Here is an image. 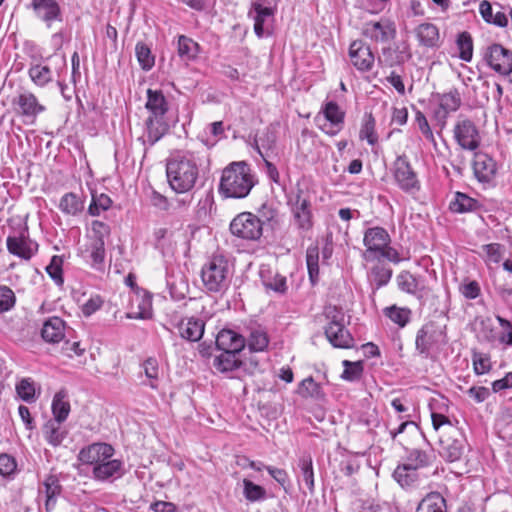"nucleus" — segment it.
Returning <instances> with one entry per match:
<instances>
[{
	"label": "nucleus",
	"mask_w": 512,
	"mask_h": 512,
	"mask_svg": "<svg viewBox=\"0 0 512 512\" xmlns=\"http://www.w3.org/2000/svg\"><path fill=\"white\" fill-rule=\"evenodd\" d=\"M167 179L177 193L192 189L198 177L197 157L194 152L177 153L166 164Z\"/></svg>",
	"instance_id": "obj_1"
},
{
	"label": "nucleus",
	"mask_w": 512,
	"mask_h": 512,
	"mask_svg": "<svg viewBox=\"0 0 512 512\" xmlns=\"http://www.w3.org/2000/svg\"><path fill=\"white\" fill-rule=\"evenodd\" d=\"M254 186L249 165L244 162H233L222 172L219 191L227 198H244Z\"/></svg>",
	"instance_id": "obj_2"
},
{
	"label": "nucleus",
	"mask_w": 512,
	"mask_h": 512,
	"mask_svg": "<svg viewBox=\"0 0 512 512\" xmlns=\"http://www.w3.org/2000/svg\"><path fill=\"white\" fill-rule=\"evenodd\" d=\"M146 109L150 112L145 121L146 137L150 145H154L168 131V124L164 120L168 112V102L160 90H147Z\"/></svg>",
	"instance_id": "obj_3"
},
{
	"label": "nucleus",
	"mask_w": 512,
	"mask_h": 512,
	"mask_svg": "<svg viewBox=\"0 0 512 512\" xmlns=\"http://www.w3.org/2000/svg\"><path fill=\"white\" fill-rule=\"evenodd\" d=\"M232 273L228 259L213 255L201 269V279L207 291L223 293L230 285Z\"/></svg>",
	"instance_id": "obj_4"
},
{
	"label": "nucleus",
	"mask_w": 512,
	"mask_h": 512,
	"mask_svg": "<svg viewBox=\"0 0 512 512\" xmlns=\"http://www.w3.org/2000/svg\"><path fill=\"white\" fill-rule=\"evenodd\" d=\"M276 8L271 6V0H252L248 16L254 21V32L258 38L272 34V22Z\"/></svg>",
	"instance_id": "obj_5"
},
{
	"label": "nucleus",
	"mask_w": 512,
	"mask_h": 512,
	"mask_svg": "<svg viewBox=\"0 0 512 512\" xmlns=\"http://www.w3.org/2000/svg\"><path fill=\"white\" fill-rule=\"evenodd\" d=\"M15 113L28 120L30 124L35 123L37 117L46 111L45 105L40 103L34 93L29 90H20L11 101Z\"/></svg>",
	"instance_id": "obj_6"
},
{
	"label": "nucleus",
	"mask_w": 512,
	"mask_h": 512,
	"mask_svg": "<svg viewBox=\"0 0 512 512\" xmlns=\"http://www.w3.org/2000/svg\"><path fill=\"white\" fill-rule=\"evenodd\" d=\"M231 233L244 240H257L261 237L263 228L260 219L250 213L238 214L230 223Z\"/></svg>",
	"instance_id": "obj_7"
},
{
	"label": "nucleus",
	"mask_w": 512,
	"mask_h": 512,
	"mask_svg": "<svg viewBox=\"0 0 512 512\" xmlns=\"http://www.w3.org/2000/svg\"><path fill=\"white\" fill-rule=\"evenodd\" d=\"M291 203L292 214L297 228L303 231L310 230L313 225L311 203L309 198L305 196L304 191L299 184L296 186Z\"/></svg>",
	"instance_id": "obj_8"
},
{
	"label": "nucleus",
	"mask_w": 512,
	"mask_h": 512,
	"mask_svg": "<svg viewBox=\"0 0 512 512\" xmlns=\"http://www.w3.org/2000/svg\"><path fill=\"white\" fill-rule=\"evenodd\" d=\"M6 245L10 254L25 261H29L38 252L39 247L38 243L30 238L27 228L8 236Z\"/></svg>",
	"instance_id": "obj_9"
},
{
	"label": "nucleus",
	"mask_w": 512,
	"mask_h": 512,
	"mask_svg": "<svg viewBox=\"0 0 512 512\" xmlns=\"http://www.w3.org/2000/svg\"><path fill=\"white\" fill-rule=\"evenodd\" d=\"M396 26L394 22L387 18H381L379 21L365 22L361 29V34L366 39L374 43H388L396 37Z\"/></svg>",
	"instance_id": "obj_10"
},
{
	"label": "nucleus",
	"mask_w": 512,
	"mask_h": 512,
	"mask_svg": "<svg viewBox=\"0 0 512 512\" xmlns=\"http://www.w3.org/2000/svg\"><path fill=\"white\" fill-rule=\"evenodd\" d=\"M445 342V326L430 321L417 332L415 346L420 354H427L434 345Z\"/></svg>",
	"instance_id": "obj_11"
},
{
	"label": "nucleus",
	"mask_w": 512,
	"mask_h": 512,
	"mask_svg": "<svg viewBox=\"0 0 512 512\" xmlns=\"http://www.w3.org/2000/svg\"><path fill=\"white\" fill-rule=\"evenodd\" d=\"M394 178L400 189L407 193L420 189L417 174L405 155L398 156L394 162Z\"/></svg>",
	"instance_id": "obj_12"
},
{
	"label": "nucleus",
	"mask_w": 512,
	"mask_h": 512,
	"mask_svg": "<svg viewBox=\"0 0 512 512\" xmlns=\"http://www.w3.org/2000/svg\"><path fill=\"white\" fill-rule=\"evenodd\" d=\"M453 132L456 142L462 149L474 151L480 146L481 137L473 121L459 118Z\"/></svg>",
	"instance_id": "obj_13"
},
{
	"label": "nucleus",
	"mask_w": 512,
	"mask_h": 512,
	"mask_svg": "<svg viewBox=\"0 0 512 512\" xmlns=\"http://www.w3.org/2000/svg\"><path fill=\"white\" fill-rule=\"evenodd\" d=\"M321 112L323 113V120L325 123L318 124L319 128L327 135L335 136L338 134L344 124L345 112L342 111L339 105L334 101H329L324 104ZM317 123L322 120L321 116L318 115L315 118Z\"/></svg>",
	"instance_id": "obj_14"
},
{
	"label": "nucleus",
	"mask_w": 512,
	"mask_h": 512,
	"mask_svg": "<svg viewBox=\"0 0 512 512\" xmlns=\"http://www.w3.org/2000/svg\"><path fill=\"white\" fill-rule=\"evenodd\" d=\"M484 59L495 72L501 75H508L512 71V51L500 44L495 43L488 46Z\"/></svg>",
	"instance_id": "obj_15"
},
{
	"label": "nucleus",
	"mask_w": 512,
	"mask_h": 512,
	"mask_svg": "<svg viewBox=\"0 0 512 512\" xmlns=\"http://www.w3.org/2000/svg\"><path fill=\"white\" fill-rule=\"evenodd\" d=\"M29 7L35 17L51 27L54 22L63 21V13L59 0H31Z\"/></svg>",
	"instance_id": "obj_16"
},
{
	"label": "nucleus",
	"mask_w": 512,
	"mask_h": 512,
	"mask_svg": "<svg viewBox=\"0 0 512 512\" xmlns=\"http://www.w3.org/2000/svg\"><path fill=\"white\" fill-rule=\"evenodd\" d=\"M349 58L352 65L360 72L370 71L375 63V56L370 45L363 40H354L349 47Z\"/></svg>",
	"instance_id": "obj_17"
},
{
	"label": "nucleus",
	"mask_w": 512,
	"mask_h": 512,
	"mask_svg": "<svg viewBox=\"0 0 512 512\" xmlns=\"http://www.w3.org/2000/svg\"><path fill=\"white\" fill-rule=\"evenodd\" d=\"M393 478L404 489L419 487L427 476L423 475L413 464H401L393 472Z\"/></svg>",
	"instance_id": "obj_18"
},
{
	"label": "nucleus",
	"mask_w": 512,
	"mask_h": 512,
	"mask_svg": "<svg viewBox=\"0 0 512 512\" xmlns=\"http://www.w3.org/2000/svg\"><path fill=\"white\" fill-rule=\"evenodd\" d=\"M114 454V449L106 443H94L87 448H83L79 453V459L82 463L93 465L101 464L110 459Z\"/></svg>",
	"instance_id": "obj_19"
},
{
	"label": "nucleus",
	"mask_w": 512,
	"mask_h": 512,
	"mask_svg": "<svg viewBox=\"0 0 512 512\" xmlns=\"http://www.w3.org/2000/svg\"><path fill=\"white\" fill-rule=\"evenodd\" d=\"M390 235L379 226L368 228L364 233L363 244L366 247V253L377 254L385 246L390 244Z\"/></svg>",
	"instance_id": "obj_20"
},
{
	"label": "nucleus",
	"mask_w": 512,
	"mask_h": 512,
	"mask_svg": "<svg viewBox=\"0 0 512 512\" xmlns=\"http://www.w3.org/2000/svg\"><path fill=\"white\" fill-rule=\"evenodd\" d=\"M457 435H440V454L449 462H455L464 453V440Z\"/></svg>",
	"instance_id": "obj_21"
},
{
	"label": "nucleus",
	"mask_w": 512,
	"mask_h": 512,
	"mask_svg": "<svg viewBox=\"0 0 512 512\" xmlns=\"http://www.w3.org/2000/svg\"><path fill=\"white\" fill-rule=\"evenodd\" d=\"M474 175L479 182L489 183L496 174V163L485 153H476L473 161Z\"/></svg>",
	"instance_id": "obj_22"
},
{
	"label": "nucleus",
	"mask_w": 512,
	"mask_h": 512,
	"mask_svg": "<svg viewBox=\"0 0 512 512\" xmlns=\"http://www.w3.org/2000/svg\"><path fill=\"white\" fill-rule=\"evenodd\" d=\"M216 346L222 352H241L245 347V338L232 331L222 330L218 333L216 338Z\"/></svg>",
	"instance_id": "obj_23"
},
{
	"label": "nucleus",
	"mask_w": 512,
	"mask_h": 512,
	"mask_svg": "<svg viewBox=\"0 0 512 512\" xmlns=\"http://www.w3.org/2000/svg\"><path fill=\"white\" fill-rule=\"evenodd\" d=\"M204 328V321L195 317L183 319L178 325L180 336L191 342H197L202 338Z\"/></svg>",
	"instance_id": "obj_24"
},
{
	"label": "nucleus",
	"mask_w": 512,
	"mask_h": 512,
	"mask_svg": "<svg viewBox=\"0 0 512 512\" xmlns=\"http://www.w3.org/2000/svg\"><path fill=\"white\" fill-rule=\"evenodd\" d=\"M41 335L48 343H59L65 336V322L59 317H50L44 322Z\"/></svg>",
	"instance_id": "obj_25"
},
{
	"label": "nucleus",
	"mask_w": 512,
	"mask_h": 512,
	"mask_svg": "<svg viewBox=\"0 0 512 512\" xmlns=\"http://www.w3.org/2000/svg\"><path fill=\"white\" fill-rule=\"evenodd\" d=\"M61 492L62 486L57 476L48 475L43 482V489L39 490L40 494H45V509L47 512L54 509L57 498L60 496Z\"/></svg>",
	"instance_id": "obj_26"
},
{
	"label": "nucleus",
	"mask_w": 512,
	"mask_h": 512,
	"mask_svg": "<svg viewBox=\"0 0 512 512\" xmlns=\"http://www.w3.org/2000/svg\"><path fill=\"white\" fill-rule=\"evenodd\" d=\"M30 80L40 88L46 87L54 79V73L45 62L31 63L28 69Z\"/></svg>",
	"instance_id": "obj_27"
},
{
	"label": "nucleus",
	"mask_w": 512,
	"mask_h": 512,
	"mask_svg": "<svg viewBox=\"0 0 512 512\" xmlns=\"http://www.w3.org/2000/svg\"><path fill=\"white\" fill-rule=\"evenodd\" d=\"M325 335L328 341L336 348H351L354 346V339L346 329L345 324L333 328H325Z\"/></svg>",
	"instance_id": "obj_28"
},
{
	"label": "nucleus",
	"mask_w": 512,
	"mask_h": 512,
	"mask_svg": "<svg viewBox=\"0 0 512 512\" xmlns=\"http://www.w3.org/2000/svg\"><path fill=\"white\" fill-rule=\"evenodd\" d=\"M122 462L116 459H108L93 467V476L97 480H107L114 476H120Z\"/></svg>",
	"instance_id": "obj_29"
},
{
	"label": "nucleus",
	"mask_w": 512,
	"mask_h": 512,
	"mask_svg": "<svg viewBox=\"0 0 512 512\" xmlns=\"http://www.w3.org/2000/svg\"><path fill=\"white\" fill-rule=\"evenodd\" d=\"M400 290L418 295L424 290L423 282L420 278L414 276L409 271H402L396 278Z\"/></svg>",
	"instance_id": "obj_30"
},
{
	"label": "nucleus",
	"mask_w": 512,
	"mask_h": 512,
	"mask_svg": "<svg viewBox=\"0 0 512 512\" xmlns=\"http://www.w3.org/2000/svg\"><path fill=\"white\" fill-rule=\"evenodd\" d=\"M51 409L54 416L53 420L57 423H63L67 419L70 413V403L65 391L61 390L54 395Z\"/></svg>",
	"instance_id": "obj_31"
},
{
	"label": "nucleus",
	"mask_w": 512,
	"mask_h": 512,
	"mask_svg": "<svg viewBox=\"0 0 512 512\" xmlns=\"http://www.w3.org/2000/svg\"><path fill=\"white\" fill-rule=\"evenodd\" d=\"M58 207L64 214L76 216L83 211L84 202L77 194L69 192L61 197Z\"/></svg>",
	"instance_id": "obj_32"
},
{
	"label": "nucleus",
	"mask_w": 512,
	"mask_h": 512,
	"mask_svg": "<svg viewBox=\"0 0 512 512\" xmlns=\"http://www.w3.org/2000/svg\"><path fill=\"white\" fill-rule=\"evenodd\" d=\"M415 33L420 44H422L423 46L434 47L437 45V42L439 40V30L434 24H420L416 28Z\"/></svg>",
	"instance_id": "obj_33"
},
{
	"label": "nucleus",
	"mask_w": 512,
	"mask_h": 512,
	"mask_svg": "<svg viewBox=\"0 0 512 512\" xmlns=\"http://www.w3.org/2000/svg\"><path fill=\"white\" fill-rule=\"evenodd\" d=\"M237 354L238 352H221L214 359V367L222 373L234 371L239 368L242 363L237 357Z\"/></svg>",
	"instance_id": "obj_34"
},
{
	"label": "nucleus",
	"mask_w": 512,
	"mask_h": 512,
	"mask_svg": "<svg viewBox=\"0 0 512 512\" xmlns=\"http://www.w3.org/2000/svg\"><path fill=\"white\" fill-rule=\"evenodd\" d=\"M416 512H446V501L437 492L429 493L421 500Z\"/></svg>",
	"instance_id": "obj_35"
},
{
	"label": "nucleus",
	"mask_w": 512,
	"mask_h": 512,
	"mask_svg": "<svg viewBox=\"0 0 512 512\" xmlns=\"http://www.w3.org/2000/svg\"><path fill=\"white\" fill-rule=\"evenodd\" d=\"M479 12L487 23L494 24L499 27H506L508 25V18L506 14L501 10L494 13L493 8L488 1L481 2Z\"/></svg>",
	"instance_id": "obj_36"
},
{
	"label": "nucleus",
	"mask_w": 512,
	"mask_h": 512,
	"mask_svg": "<svg viewBox=\"0 0 512 512\" xmlns=\"http://www.w3.org/2000/svg\"><path fill=\"white\" fill-rule=\"evenodd\" d=\"M247 343L251 351H264L269 344L267 332L260 326L250 328Z\"/></svg>",
	"instance_id": "obj_37"
},
{
	"label": "nucleus",
	"mask_w": 512,
	"mask_h": 512,
	"mask_svg": "<svg viewBox=\"0 0 512 512\" xmlns=\"http://www.w3.org/2000/svg\"><path fill=\"white\" fill-rule=\"evenodd\" d=\"M460 105L461 97L457 89L450 90L439 97V107L443 117H446L451 112H455Z\"/></svg>",
	"instance_id": "obj_38"
},
{
	"label": "nucleus",
	"mask_w": 512,
	"mask_h": 512,
	"mask_svg": "<svg viewBox=\"0 0 512 512\" xmlns=\"http://www.w3.org/2000/svg\"><path fill=\"white\" fill-rule=\"evenodd\" d=\"M85 253L91 261V266L99 269L105 259V242L88 240Z\"/></svg>",
	"instance_id": "obj_39"
},
{
	"label": "nucleus",
	"mask_w": 512,
	"mask_h": 512,
	"mask_svg": "<svg viewBox=\"0 0 512 512\" xmlns=\"http://www.w3.org/2000/svg\"><path fill=\"white\" fill-rule=\"evenodd\" d=\"M60 424L55 420H49L43 427L44 437L52 446L60 445L66 437L67 433L60 427Z\"/></svg>",
	"instance_id": "obj_40"
},
{
	"label": "nucleus",
	"mask_w": 512,
	"mask_h": 512,
	"mask_svg": "<svg viewBox=\"0 0 512 512\" xmlns=\"http://www.w3.org/2000/svg\"><path fill=\"white\" fill-rule=\"evenodd\" d=\"M142 368L148 380V382L144 384L148 385L151 389H158L160 377V367L158 360L156 358L150 357L143 362Z\"/></svg>",
	"instance_id": "obj_41"
},
{
	"label": "nucleus",
	"mask_w": 512,
	"mask_h": 512,
	"mask_svg": "<svg viewBox=\"0 0 512 512\" xmlns=\"http://www.w3.org/2000/svg\"><path fill=\"white\" fill-rule=\"evenodd\" d=\"M199 45L197 42L184 35L178 39V54L184 61H191L197 57Z\"/></svg>",
	"instance_id": "obj_42"
},
{
	"label": "nucleus",
	"mask_w": 512,
	"mask_h": 512,
	"mask_svg": "<svg viewBox=\"0 0 512 512\" xmlns=\"http://www.w3.org/2000/svg\"><path fill=\"white\" fill-rule=\"evenodd\" d=\"M477 207H479V203L476 199L461 192H457L454 200L450 203V209L456 213L470 212Z\"/></svg>",
	"instance_id": "obj_43"
},
{
	"label": "nucleus",
	"mask_w": 512,
	"mask_h": 512,
	"mask_svg": "<svg viewBox=\"0 0 512 512\" xmlns=\"http://www.w3.org/2000/svg\"><path fill=\"white\" fill-rule=\"evenodd\" d=\"M431 419L433 429L440 432V435H459L458 429L451 423L447 416L433 412Z\"/></svg>",
	"instance_id": "obj_44"
},
{
	"label": "nucleus",
	"mask_w": 512,
	"mask_h": 512,
	"mask_svg": "<svg viewBox=\"0 0 512 512\" xmlns=\"http://www.w3.org/2000/svg\"><path fill=\"white\" fill-rule=\"evenodd\" d=\"M306 263L309 273V278L313 284L318 280L319 276V248L316 245H311L306 251Z\"/></svg>",
	"instance_id": "obj_45"
},
{
	"label": "nucleus",
	"mask_w": 512,
	"mask_h": 512,
	"mask_svg": "<svg viewBox=\"0 0 512 512\" xmlns=\"http://www.w3.org/2000/svg\"><path fill=\"white\" fill-rule=\"evenodd\" d=\"M135 54L140 67L149 71L155 64V57L150 47L144 42H138L135 47Z\"/></svg>",
	"instance_id": "obj_46"
},
{
	"label": "nucleus",
	"mask_w": 512,
	"mask_h": 512,
	"mask_svg": "<svg viewBox=\"0 0 512 512\" xmlns=\"http://www.w3.org/2000/svg\"><path fill=\"white\" fill-rule=\"evenodd\" d=\"M298 393L304 397V398H322L323 397V391L320 386L312 377H308L301 381Z\"/></svg>",
	"instance_id": "obj_47"
},
{
	"label": "nucleus",
	"mask_w": 512,
	"mask_h": 512,
	"mask_svg": "<svg viewBox=\"0 0 512 512\" xmlns=\"http://www.w3.org/2000/svg\"><path fill=\"white\" fill-rule=\"evenodd\" d=\"M385 315L395 324L404 327L410 320L411 311L408 308L397 307L396 305L385 308Z\"/></svg>",
	"instance_id": "obj_48"
},
{
	"label": "nucleus",
	"mask_w": 512,
	"mask_h": 512,
	"mask_svg": "<svg viewBox=\"0 0 512 512\" xmlns=\"http://www.w3.org/2000/svg\"><path fill=\"white\" fill-rule=\"evenodd\" d=\"M243 495L250 502L260 501L266 498V490L248 479L243 480Z\"/></svg>",
	"instance_id": "obj_49"
},
{
	"label": "nucleus",
	"mask_w": 512,
	"mask_h": 512,
	"mask_svg": "<svg viewBox=\"0 0 512 512\" xmlns=\"http://www.w3.org/2000/svg\"><path fill=\"white\" fill-rule=\"evenodd\" d=\"M406 464H413L420 471L421 468L427 467L433 462V455L420 449H413L409 452Z\"/></svg>",
	"instance_id": "obj_50"
},
{
	"label": "nucleus",
	"mask_w": 512,
	"mask_h": 512,
	"mask_svg": "<svg viewBox=\"0 0 512 512\" xmlns=\"http://www.w3.org/2000/svg\"><path fill=\"white\" fill-rule=\"evenodd\" d=\"M172 235L173 233L166 227H158L154 229V246L156 249L160 250L162 254H165L166 250L170 247Z\"/></svg>",
	"instance_id": "obj_51"
},
{
	"label": "nucleus",
	"mask_w": 512,
	"mask_h": 512,
	"mask_svg": "<svg viewBox=\"0 0 512 512\" xmlns=\"http://www.w3.org/2000/svg\"><path fill=\"white\" fill-rule=\"evenodd\" d=\"M299 467L301 469V474L303 480L312 493L314 491V471L312 465V458L310 456H303L299 460Z\"/></svg>",
	"instance_id": "obj_52"
},
{
	"label": "nucleus",
	"mask_w": 512,
	"mask_h": 512,
	"mask_svg": "<svg viewBox=\"0 0 512 512\" xmlns=\"http://www.w3.org/2000/svg\"><path fill=\"white\" fill-rule=\"evenodd\" d=\"M110 235V227L108 224L94 220L91 223V228L87 234L88 240L105 242V238Z\"/></svg>",
	"instance_id": "obj_53"
},
{
	"label": "nucleus",
	"mask_w": 512,
	"mask_h": 512,
	"mask_svg": "<svg viewBox=\"0 0 512 512\" xmlns=\"http://www.w3.org/2000/svg\"><path fill=\"white\" fill-rule=\"evenodd\" d=\"M324 316L327 321L325 328H333L345 324V315L341 308L328 305L324 308Z\"/></svg>",
	"instance_id": "obj_54"
},
{
	"label": "nucleus",
	"mask_w": 512,
	"mask_h": 512,
	"mask_svg": "<svg viewBox=\"0 0 512 512\" xmlns=\"http://www.w3.org/2000/svg\"><path fill=\"white\" fill-rule=\"evenodd\" d=\"M382 54L384 57L385 64L389 67L403 64L411 57L410 53L408 52L397 51L391 48H383Z\"/></svg>",
	"instance_id": "obj_55"
},
{
	"label": "nucleus",
	"mask_w": 512,
	"mask_h": 512,
	"mask_svg": "<svg viewBox=\"0 0 512 512\" xmlns=\"http://www.w3.org/2000/svg\"><path fill=\"white\" fill-rule=\"evenodd\" d=\"M63 258L58 255H54L51 258L49 265L46 267L47 274L51 277V279L57 284L62 285L64 282L63 279Z\"/></svg>",
	"instance_id": "obj_56"
},
{
	"label": "nucleus",
	"mask_w": 512,
	"mask_h": 512,
	"mask_svg": "<svg viewBox=\"0 0 512 512\" xmlns=\"http://www.w3.org/2000/svg\"><path fill=\"white\" fill-rule=\"evenodd\" d=\"M359 136L361 139H366L370 145L377 143L378 137L375 132V119L371 114L365 116Z\"/></svg>",
	"instance_id": "obj_57"
},
{
	"label": "nucleus",
	"mask_w": 512,
	"mask_h": 512,
	"mask_svg": "<svg viewBox=\"0 0 512 512\" xmlns=\"http://www.w3.org/2000/svg\"><path fill=\"white\" fill-rule=\"evenodd\" d=\"M473 369L477 375H483L491 370V360L489 355L473 351L472 352Z\"/></svg>",
	"instance_id": "obj_58"
},
{
	"label": "nucleus",
	"mask_w": 512,
	"mask_h": 512,
	"mask_svg": "<svg viewBox=\"0 0 512 512\" xmlns=\"http://www.w3.org/2000/svg\"><path fill=\"white\" fill-rule=\"evenodd\" d=\"M344 371L341 377L347 381L359 380L363 373V364L361 361L351 362L348 360L343 361Z\"/></svg>",
	"instance_id": "obj_59"
},
{
	"label": "nucleus",
	"mask_w": 512,
	"mask_h": 512,
	"mask_svg": "<svg viewBox=\"0 0 512 512\" xmlns=\"http://www.w3.org/2000/svg\"><path fill=\"white\" fill-rule=\"evenodd\" d=\"M457 44L460 49V58L469 62L472 59L473 54V44L470 35L468 33L460 34Z\"/></svg>",
	"instance_id": "obj_60"
},
{
	"label": "nucleus",
	"mask_w": 512,
	"mask_h": 512,
	"mask_svg": "<svg viewBox=\"0 0 512 512\" xmlns=\"http://www.w3.org/2000/svg\"><path fill=\"white\" fill-rule=\"evenodd\" d=\"M16 391L19 397L26 402L35 400V387L30 379H22L16 385Z\"/></svg>",
	"instance_id": "obj_61"
},
{
	"label": "nucleus",
	"mask_w": 512,
	"mask_h": 512,
	"mask_svg": "<svg viewBox=\"0 0 512 512\" xmlns=\"http://www.w3.org/2000/svg\"><path fill=\"white\" fill-rule=\"evenodd\" d=\"M415 121L418 125L419 130L423 134V136L431 142L434 146H436V140L434 134L429 126L426 116L419 110L416 111Z\"/></svg>",
	"instance_id": "obj_62"
},
{
	"label": "nucleus",
	"mask_w": 512,
	"mask_h": 512,
	"mask_svg": "<svg viewBox=\"0 0 512 512\" xmlns=\"http://www.w3.org/2000/svg\"><path fill=\"white\" fill-rule=\"evenodd\" d=\"M263 284L266 288L271 289L277 293H285L287 290L286 277L278 273H276L272 278H264Z\"/></svg>",
	"instance_id": "obj_63"
},
{
	"label": "nucleus",
	"mask_w": 512,
	"mask_h": 512,
	"mask_svg": "<svg viewBox=\"0 0 512 512\" xmlns=\"http://www.w3.org/2000/svg\"><path fill=\"white\" fill-rule=\"evenodd\" d=\"M15 304V295L7 286H0V312L10 310Z\"/></svg>",
	"instance_id": "obj_64"
}]
</instances>
